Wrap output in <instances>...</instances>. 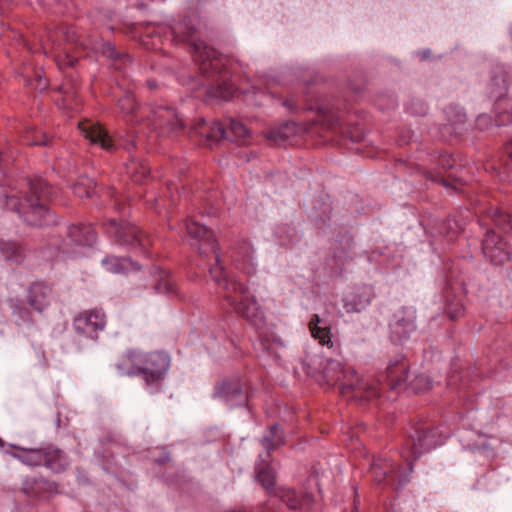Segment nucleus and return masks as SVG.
<instances>
[{"label":"nucleus","instance_id":"nucleus-9","mask_svg":"<svg viewBox=\"0 0 512 512\" xmlns=\"http://www.w3.org/2000/svg\"><path fill=\"white\" fill-rule=\"evenodd\" d=\"M145 121L161 134L168 136L177 135L183 129L178 113L169 107H157L150 114H146Z\"/></svg>","mask_w":512,"mask_h":512},{"label":"nucleus","instance_id":"nucleus-29","mask_svg":"<svg viewBox=\"0 0 512 512\" xmlns=\"http://www.w3.org/2000/svg\"><path fill=\"white\" fill-rule=\"evenodd\" d=\"M495 223L505 231H512V214L502 210H496L493 215Z\"/></svg>","mask_w":512,"mask_h":512},{"label":"nucleus","instance_id":"nucleus-1","mask_svg":"<svg viewBox=\"0 0 512 512\" xmlns=\"http://www.w3.org/2000/svg\"><path fill=\"white\" fill-rule=\"evenodd\" d=\"M170 34L171 40L176 44L187 43L194 54L195 61L199 63L200 71L205 75L220 73L226 64V59L218 52L208 47L203 41L195 39L197 29L189 17H185L173 26L158 25L147 36Z\"/></svg>","mask_w":512,"mask_h":512},{"label":"nucleus","instance_id":"nucleus-31","mask_svg":"<svg viewBox=\"0 0 512 512\" xmlns=\"http://www.w3.org/2000/svg\"><path fill=\"white\" fill-rule=\"evenodd\" d=\"M55 60L60 68H64L66 66H73L76 62L75 57H70L68 54L65 56V59H62L60 53L55 56Z\"/></svg>","mask_w":512,"mask_h":512},{"label":"nucleus","instance_id":"nucleus-28","mask_svg":"<svg viewBox=\"0 0 512 512\" xmlns=\"http://www.w3.org/2000/svg\"><path fill=\"white\" fill-rule=\"evenodd\" d=\"M280 498L290 509H298L301 505V499L292 489L280 490Z\"/></svg>","mask_w":512,"mask_h":512},{"label":"nucleus","instance_id":"nucleus-24","mask_svg":"<svg viewBox=\"0 0 512 512\" xmlns=\"http://www.w3.org/2000/svg\"><path fill=\"white\" fill-rule=\"evenodd\" d=\"M63 39L67 44L74 45L78 42L76 31L74 28H58L49 34V39L54 43L58 39Z\"/></svg>","mask_w":512,"mask_h":512},{"label":"nucleus","instance_id":"nucleus-25","mask_svg":"<svg viewBox=\"0 0 512 512\" xmlns=\"http://www.w3.org/2000/svg\"><path fill=\"white\" fill-rule=\"evenodd\" d=\"M73 192L80 198H90L95 193V185L90 179H81L74 184Z\"/></svg>","mask_w":512,"mask_h":512},{"label":"nucleus","instance_id":"nucleus-3","mask_svg":"<svg viewBox=\"0 0 512 512\" xmlns=\"http://www.w3.org/2000/svg\"><path fill=\"white\" fill-rule=\"evenodd\" d=\"M169 363V357L161 352H151L145 355L129 353L121 359L117 368L124 375H143L145 382L150 385L163 380Z\"/></svg>","mask_w":512,"mask_h":512},{"label":"nucleus","instance_id":"nucleus-22","mask_svg":"<svg viewBox=\"0 0 512 512\" xmlns=\"http://www.w3.org/2000/svg\"><path fill=\"white\" fill-rule=\"evenodd\" d=\"M23 255V248L20 244L8 241L0 242V258L4 260L18 259Z\"/></svg>","mask_w":512,"mask_h":512},{"label":"nucleus","instance_id":"nucleus-33","mask_svg":"<svg viewBox=\"0 0 512 512\" xmlns=\"http://www.w3.org/2000/svg\"><path fill=\"white\" fill-rule=\"evenodd\" d=\"M217 393L221 397H228L230 394V387L228 384L224 383L218 387Z\"/></svg>","mask_w":512,"mask_h":512},{"label":"nucleus","instance_id":"nucleus-16","mask_svg":"<svg viewBox=\"0 0 512 512\" xmlns=\"http://www.w3.org/2000/svg\"><path fill=\"white\" fill-rule=\"evenodd\" d=\"M193 134L199 135L207 141H219L225 137V130L219 122H212L209 125L202 121L193 129Z\"/></svg>","mask_w":512,"mask_h":512},{"label":"nucleus","instance_id":"nucleus-14","mask_svg":"<svg viewBox=\"0 0 512 512\" xmlns=\"http://www.w3.org/2000/svg\"><path fill=\"white\" fill-rule=\"evenodd\" d=\"M187 233L198 240H205L209 246L210 251L215 254V258L218 261V246L214 238V235L204 225L199 224L196 221L188 220L185 223Z\"/></svg>","mask_w":512,"mask_h":512},{"label":"nucleus","instance_id":"nucleus-37","mask_svg":"<svg viewBox=\"0 0 512 512\" xmlns=\"http://www.w3.org/2000/svg\"><path fill=\"white\" fill-rule=\"evenodd\" d=\"M267 139L277 142L278 140H283L284 138L278 133H269L267 134Z\"/></svg>","mask_w":512,"mask_h":512},{"label":"nucleus","instance_id":"nucleus-8","mask_svg":"<svg viewBox=\"0 0 512 512\" xmlns=\"http://www.w3.org/2000/svg\"><path fill=\"white\" fill-rule=\"evenodd\" d=\"M106 230L114 235L118 242L129 245L132 249L145 250L150 245V239L132 224H119L116 220H109Z\"/></svg>","mask_w":512,"mask_h":512},{"label":"nucleus","instance_id":"nucleus-39","mask_svg":"<svg viewBox=\"0 0 512 512\" xmlns=\"http://www.w3.org/2000/svg\"><path fill=\"white\" fill-rule=\"evenodd\" d=\"M147 84H148L150 89H155L157 87V84H156V82L154 80L147 81Z\"/></svg>","mask_w":512,"mask_h":512},{"label":"nucleus","instance_id":"nucleus-27","mask_svg":"<svg viewBox=\"0 0 512 512\" xmlns=\"http://www.w3.org/2000/svg\"><path fill=\"white\" fill-rule=\"evenodd\" d=\"M258 480L261 482L262 486L270 492L275 484V474L273 469L269 465L261 469V471L258 472Z\"/></svg>","mask_w":512,"mask_h":512},{"label":"nucleus","instance_id":"nucleus-38","mask_svg":"<svg viewBox=\"0 0 512 512\" xmlns=\"http://www.w3.org/2000/svg\"><path fill=\"white\" fill-rule=\"evenodd\" d=\"M23 490L26 494H31L32 493V488L29 486V482L27 481L25 484H24V487H23Z\"/></svg>","mask_w":512,"mask_h":512},{"label":"nucleus","instance_id":"nucleus-23","mask_svg":"<svg viewBox=\"0 0 512 512\" xmlns=\"http://www.w3.org/2000/svg\"><path fill=\"white\" fill-rule=\"evenodd\" d=\"M283 443L282 429L278 425H272L268 433L264 436L262 444L268 449L272 450Z\"/></svg>","mask_w":512,"mask_h":512},{"label":"nucleus","instance_id":"nucleus-32","mask_svg":"<svg viewBox=\"0 0 512 512\" xmlns=\"http://www.w3.org/2000/svg\"><path fill=\"white\" fill-rule=\"evenodd\" d=\"M447 313L451 319H457L464 314V308L462 305H457L454 310H452L450 307L447 309Z\"/></svg>","mask_w":512,"mask_h":512},{"label":"nucleus","instance_id":"nucleus-12","mask_svg":"<svg viewBox=\"0 0 512 512\" xmlns=\"http://www.w3.org/2000/svg\"><path fill=\"white\" fill-rule=\"evenodd\" d=\"M501 240L497 241V236L494 232H488L483 241V251L490 260L497 264H504L510 259V252L504 248Z\"/></svg>","mask_w":512,"mask_h":512},{"label":"nucleus","instance_id":"nucleus-21","mask_svg":"<svg viewBox=\"0 0 512 512\" xmlns=\"http://www.w3.org/2000/svg\"><path fill=\"white\" fill-rule=\"evenodd\" d=\"M155 281L154 289L157 292H163L167 294L176 292L175 283L167 271L159 269L157 271Z\"/></svg>","mask_w":512,"mask_h":512},{"label":"nucleus","instance_id":"nucleus-17","mask_svg":"<svg viewBox=\"0 0 512 512\" xmlns=\"http://www.w3.org/2000/svg\"><path fill=\"white\" fill-rule=\"evenodd\" d=\"M103 265L107 272L113 274H126L139 269L129 258H119L111 256L103 261Z\"/></svg>","mask_w":512,"mask_h":512},{"label":"nucleus","instance_id":"nucleus-35","mask_svg":"<svg viewBox=\"0 0 512 512\" xmlns=\"http://www.w3.org/2000/svg\"><path fill=\"white\" fill-rule=\"evenodd\" d=\"M105 53H108L109 56L114 57L115 56V48L112 44L106 43L105 44Z\"/></svg>","mask_w":512,"mask_h":512},{"label":"nucleus","instance_id":"nucleus-20","mask_svg":"<svg viewBox=\"0 0 512 512\" xmlns=\"http://www.w3.org/2000/svg\"><path fill=\"white\" fill-rule=\"evenodd\" d=\"M230 131L234 137V141L237 144L248 145L252 143V132L246 127V125L243 122L239 120H231Z\"/></svg>","mask_w":512,"mask_h":512},{"label":"nucleus","instance_id":"nucleus-10","mask_svg":"<svg viewBox=\"0 0 512 512\" xmlns=\"http://www.w3.org/2000/svg\"><path fill=\"white\" fill-rule=\"evenodd\" d=\"M410 364L404 356H397L390 360L386 369V378L391 388L403 385L409 374Z\"/></svg>","mask_w":512,"mask_h":512},{"label":"nucleus","instance_id":"nucleus-5","mask_svg":"<svg viewBox=\"0 0 512 512\" xmlns=\"http://www.w3.org/2000/svg\"><path fill=\"white\" fill-rule=\"evenodd\" d=\"M210 273L216 283L229 293L227 298L237 303V312L247 320L253 322L256 318V304L253 299L249 300L248 297L245 296L248 292L246 285L238 281H227L221 266L216 265L212 267Z\"/></svg>","mask_w":512,"mask_h":512},{"label":"nucleus","instance_id":"nucleus-30","mask_svg":"<svg viewBox=\"0 0 512 512\" xmlns=\"http://www.w3.org/2000/svg\"><path fill=\"white\" fill-rule=\"evenodd\" d=\"M235 92L234 85L230 82H223L213 91L212 95L216 98L228 100Z\"/></svg>","mask_w":512,"mask_h":512},{"label":"nucleus","instance_id":"nucleus-13","mask_svg":"<svg viewBox=\"0 0 512 512\" xmlns=\"http://www.w3.org/2000/svg\"><path fill=\"white\" fill-rule=\"evenodd\" d=\"M118 107L121 112L130 118V121L136 124L145 122L146 119V108H142L138 105L134 95L130 92H126L119 100Z\"/></svg>","mask_w":512,"mask_h":512},{"label":"nucleus","instance_id":"nucleus-43","mask_svg":"<svg viewBox=\"0 0 512 512\" xmlns=\"http://www.w3.org/2000/svg\"><path fill=\"white\" fill-rule=\"evenodd\" d=\"M151 48L152 49H157L158 47H157V45L155 43H153Z\"/></svg>","mask_w":512,"mask_h":512},{"label":"nucleus","instance_id":"nucleus-6","mask_svg":"<svg viewBox=\"0 0 512 512\" xmlns=\"http://www.w3.org/2000/svg\"><path fill=\"white\" fill-rule=\"evenodd\" d=\"M106 326V315L101 309L84 310L73 320V328L78 335L96 340L98 333Z\"/></svg>","mask_w":512,"mask_h":512},{"label":"nucleus","instance_id":"nucleus-41","mask_svg":"<svg viewBox=\"0 0 512 512\" xmlns=\"http://www.w3.org/2000/svg\"><path fill=\"white\" fill-rule=\"evenodd\" d=\"M137 164L136 163H131L128 167L129 171H131L132 169L136 168Z\"/></svg>","mask_w":512,"mask_h":512},{"label":"nucleus","instance_id":"nucleus-15","mask_svg":"<svg viewBox=\"0 0 512 512\" xmlns=\"http://www.w3.org/2000/svg\"><path fill=\"white\" fill-rule=\"evenodd\" d=\"M52 298L51 289L41 283H35L29 290V303L38 311L49 305Z\"/></svg>","mask_w":512,"mask_h":512},{"label":"nucleus","instance_id":"nucleus-26","mask_svg":"<svg viewBox=\"0 0 512 512\" xmlns=\"http://www.w3.org/2000/svg\"><path fill=\"white\" fill-rule=\"evenodd\" d=\"M23 140L25 144L30 146L47 145L49 143V139L46 134L36 131L33 128L26 131Z\"/></svg>","mask_w":512,"mask_h":512},{"label":"nucleus","instance_id":"nucleus-4","mask_svg":"<svg viewBox=\"0 0 512 512\" xmlns=\"http://www.w3.org/2000/svg\"><path fill=\"white\" fill-rule=\"evenodd\" d=\"M48 190V183L38 180L31 184V196L26 198L23 203L16 196H9L6 205L21 214L28 224L42 226L48 222L49 212L45 204L42 203L47 198Z\"/></svg>","mask_w":512,"mask_h":512},{"label":"nucleus","instance_id":"nucleus-40","mask_svg":"<svg viewBox=\"0 0 512 512\" xmlns=\"http://www.w3.org/2000/svg\"><path fill=\"white\" fill-rule=\"evenodd\" d=\"M417 380L419 382H424L427 385V387L429 388V381H428V379H426L425 377H418Z\"/></svg>","mask_w":512,"mask_h":512},{"label":"nucleus","instance_id":"nucleus-19","mask_svg":"<svg viewBox=\"0 0 512 512\" xmlns=\"http://www.w3.org/2000/svg\"><path fill=\"white\" fill-rule=\"evenodd\" d=\"M320 317L317 314H314L309 322V330L311 335L318 340L319 344L326 345L328 347H332V339H331V329L328 326L321 327L319 326Z\"/></svg>","mask_w":512,"mask_h":512},{"label":"nucleus","instance_id":"nucleus-11","mask_svg":"<svg viewBox=\"0 0 512 512\" xmlns=\"http://www.w3.org/2000/svg\"><path fill=\"white\" fill-rule=\"evenodd\" d=\"M78 128L82 135L92 144L99 145L105 150L112 148L111 138L99 124L90 121H82L79 122Z\"/></svg>","mask_w":512,"mask_h":512},{"label":"nucleus","instance_id":"nucleus-34","mask_svg":"<svg viewBox=\"0 0 512 512\" xmlns=\"http://www.w3.org/2000/svg\"><path fill=\"white\" fill-rule=\"evenodd\" d=\"M149 174V169L145 166H141V176H133L136 182L140 181L143 177Z\"/></svg>","mask_w":512,"mask_h":512},{"label":"nucleus","instance_id":"nucleus-36","mask_svg":"<svg viewBox=\"0 0 512 512\" xmlns=\"http://www.w3.org/2000/svg\"><path fill=\"white\" fill-rule=\"evenodd\" d=\"M505 153L512 160V138L505 144Z\"/></svg>","mask_w":512,"mask_h":512},{"label":"nucleus","instance_id":"nucleus-7","mask_svg":"<svg viewBox=\"0 0 512 512\" xmlns=\"http://www.w3.org/2000/svg\"><path fill=\"white\" fill-rule=\"evenodd\" d=\"M17 457L27 465H44L56 472L62 471L65 467L63 453L60 450L20 449Z\"/></svg>","mask_w":512,"mask_h":512},{"label":"nucleus","instance_id":"nucleus-18","mask_svg":"<svg viewBox=\"0 0 512 512\" xmlns=\"http://www.w3.org/2000/svg\"><path fill=\"white\" fill-rule=\"evenodd\" d=\"M68 235L77 245H92L95 241V232L89 225H72L69 227Z\"/></svg>","mask_w":512,"mask_h":512},{"label":"nucleus","instance_id":"nucleus-2","mask_svg":"<svg viewBox=\"0 0 512 512\" xmlns=\"http://www.w3.org/2000/svg\"><path fill=\"white\" fill-rule=\"evenodd\" d=\"M318 382L329 387L339 386L341 396L346 399L370 400L379 395L377 386L364 383L353 369L336 360L327 361Z\"/></svg>","mask_w":512,"mask_h":512},{"label":"nucleus","instance_id":"nucleus-42","mask_svg":"<svg viewBox=\"0 0 512 512\" xmlns=\"http://www.w3.org/2000/svg\"><path fill=\"white\" fill-rule=\"evenodd\" d=\"M233 392H234V393H238V392H240V388L236 385V386L233 388Z\"/></svg>","mask_w":512,"mask_h":512}]
</instances>
